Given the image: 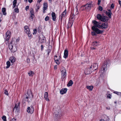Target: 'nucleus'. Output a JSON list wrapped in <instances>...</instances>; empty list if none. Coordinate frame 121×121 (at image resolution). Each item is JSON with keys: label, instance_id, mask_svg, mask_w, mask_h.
<instances>
[{"label": "nucleus", "instance_id": "18", "mask_svg": "<svg viewBox=\"0 0 121 121\" xmlns=\"http://www.w3.org/2000/svg\"><path fill=\"white\" fill-rule=\"evenodd\" d=\"M67 90V89L66 88H64L62 89L60 91V93L61 94H63L66 92Z\"/></svg>", "mask_w": 121, "mask_h": 121}, {"label": "nucleus", "instance_id": "41", "mask_svg": "<svg viewBox=\"0 0 121 121\" xmlns=\"http://www.w3.org/2000/svg\"><path fill=\"white\" fill-rule=\"evenodd\" d=\"M14 10L16 13H18L19 12V9L18 8L15 9Z\"/></svg>", "mask_w": 121, "mask_h": 121}, {"label": "nucleus", "instance_id": "38", "mask_svg": "<svg viewBox=\"0 0 121 121\" xmlns=\"http://www.w3.org/2000/svg\"><path fill=\"white\" fill-rule=\"evenodd\" d=\"M4 93L7 95H8L9 94L8 92L6 90H4Z\"/></svg>", "mask_w": 121, "mask_h": 121}, {"label": "nucleus", "instance_id": "60", "mask_svg": "<svg viewBox=\"0 0 121 121\" xmlns=\"http://www.w3.org/2000/svg\"><path fill=\"white\" fill-rule=\"evenodd\" d=\"M15 6H16V4H13V8H14V7H15Z\"/></svg>", "mask_w": 121, "mask_h": 121}, {"label": "nucleus", "instance_id": "15", "mask_svg": "<svg viewBox=\"0 0 121 121\" xmlns=\"http://www.w3.org/2000/svg\"><path fill=\"white\" fill-rule=\"evenodd\" d=\"M108 17L106 16H102L101 21L103 22H105L106 21H108Z\"/></svg>", "mask_w": 121, "mask_h": 121}, {"label": "nucleus", "instance_id": "58", "mask_svg": "<svg viewBox=\"0 0 121 121\" xmlns=\"http://www.w3.org/2000/svg\"><path fill=\"white\" fill-rule=\"evenodd\" d=\"M41 50H42L43 49V45H41Z\"/></svg>", "mask_w": 121, "mask_h": 121}, {"label": "nucleus", "instance_id": "34", "mask_svg": "<svg viewBox=\"0 0 121 121\" xmlns=\"http://www.w3.org/2000/svg\"><path fill=\"white\" fill-rule=\"evenodd\" d=\"M74 17V15H72L71 16L69 20H70L71 21H72V20H73H73H74V19H73V17Z\"/></svg>", "mask_w": 121, "mask_h": 121}, {"label": "nucleus", "instance_id": "31", "mask_svg": "<svg viewBox=\"0 0 121 121\" xmlns=\"http://www.w3.org/2000/svg\"><path fill=\"white\" fill-rule=\"evenodd\" d=\"M28 74L30 76H32L34 74V73L32 71H29L28 72Z\"/></svg>", "mask_w": 121, "mask_h": 121}, {"label": "nucleus", "instance_id": "25", "mask_svg": "<svg viewBox=\"0 0 121 121\" xmlns=\"http://www.w3.org/2000/svg\"><path fill=\"white\" fill-rule=\"evenodd\" d=\"M100 44V43L97 41H95L93 42L92 45L94 46H96Z\"/></svg>", "mask_w": 121, "mask_h": 121}, {"label": "nucleus", "instance_id": "21", "mask_svg": "<svg viewBox=\"0 0 121 121\" xmlns=\"http://www.w3.org/2000/svg\"><path fill=\"white\" fill-rule=\"evenodd\" d=\"M55 116L56 117L59 118L61 116V113L60 111L59 112H55Z\"/></svg>", "mask_w": 121, "mask_h": 121}, {"label": "nucleus", "instance_id": "62", "mask_svg": "<svg viewBox=\"0 0 121 121\" xmlns=\"http://www.w3.org/2000/svg\"><path fill=\"white\" fill-rule=\"evenodd\" d=\"M42 0H38V1L39 2H40L42 1Z\"/></svg>", "mask_w": 121, "mask_h": 121}, {"label": "nucleus", "instance_id": "63", "mask_svg": "<svg viewBox=\"0 0 121 121\" xmlns=\"http://www.w3.org/2000/svg\"><path fill=\"white\" fill-rule=\"evenodd\" d=\"M108 11L109 12H111V10L108 9Z\"/></svg>", "mask_w": 121, "mask_h": 121}, {"label": "nucleus", "instance_id": "3", "mask_svg": "<svg viewBox=\"0 0 121 121\" xmlns=\"http://www.w3.org/2000/svg\"><path fill=\"white\" fill-rule=\"evenodd\" d=\"M92 29L95 31L97 35L101 34H102L104 32L103 30H100L97 28L95 27V26H93L92 27Z\"/></svg>", "mask_w": 121, "mask_h": 121}, {"label": "nucleus", "instance_id": "37", "mask_svg": "<svg viewBox=\"0 0 121 121\" xmlns=\"http://www.w3.org/2000/svg\"><path fill=\"white\" fill-rule=\"evenodd\" d=\"M51 49H48L47 50V51L48 52V56L49 55V54L51 52Z\"/></svg>", "mask_w": 121, "mask_h": 121}, {"label": "nucleus", "instance_id": "14", "mask_svg": "<svg viewBox=\"0 0 121 121\" xmlns=\"http://www.w3.org/2000/svg\"><path fill=\"white\" fill-rule=\"evenodd\" d=\"M92 66V68L91 69L93 70V71H94L97 69L98 65L97 63H94L91 66Z\"/></svg>", "mask_w": 121, "mask_h": 121}, {"label": "nucleus", "instance_id": "40", "mask_svg": "<svg viewBox=\"0 0 121 121\" xmlns=\"http://www.w3.org/2000/svg\"><path fill=\"white\" fill-rule=\"evenodd\" d=\"M55 62L58 65H59L60 63V61L58 59H57V60H55Z\"/></svg>", "mask_w": 121, "mask_h": 121}, {"label": "nucleus", "instance_id": "48", "mask_svg": "<svg viewBox=\"0 0 121 121\" xmlns=\"http://www.w3.org/2000/svg\"><path fill=\"white\" fill-rule=\"evenodd\" d=\"M111 96L110 94H109L107 96V97L109 98H111Z\"/></svg>", "mask_w": 121, "mask_h": 121}, {"label": "nucleus", "instance_id": "49", "mask_svg": "<svg viewBox=\"0 0 121 121\" xmlns=\"http://www.w3.org/2000/svg\"><path fill=\"white\" fill-rule=\"evenodd\" d=\"M26 61L28 63H29L30 62V59L28 58H27Z\"/></svg>", "mask_w": 121, "mask_h": 121}, {"label": "nucleus", "instance_id": "29", "mask_svg": "<svg viewBox=\"0 0 121 121\" xmlns=\"http://www.w3.org/2000/svg\"><path fill=\"white\" fill-rule=\"evenodd\" d=\"M86 87L90 91H91L93 88V86H86Z\"/></svg>", "mask_w": 121, "mask_h": 121}, {"label": "nucleus", "instance_id": "9", "mask_svg": "<svg viewBox=\"0 0 121 121\" xmlns=\"http://www.w3.org/2000/svg\"><path fill=\"white\" fill-rule=\"evenodd\" d=\"M108 26V24L107 23H103L101 25H100V29H102L107 28Z\"/></svg>", "mask_w": 121, "mask_h": 121}, {"label": "nucleus", "instance_id": "30", "mask_svg": "<svg viewBox=\"0 0 121 121\" xmlns=\"http://www.w3.org/2000/svg\"><path fill=\"white\" fill-rule=\"evenodd\" d=\"M102 17V16L100 14H98L97 15V18L100 20H101Z\"/></svg>", "mask_w": 121, "mask_h": 121}, {"label": "nucleus", "instance_id": "1", "mask_svg": "<svg viewBox=\"0 0 121 121\" xmlns=\"http://www.w3.org/2000/svg\"><path fill=\"white\" fill-rule=\"evenodd\" d=\"M109 66V64L105 63L103 65L101 70L99 71V73L101 75L104 73L105 71L107 70V68Z\"/></svg>", "mask_w": 121, "mask_h": 121}, {"label": "nucleus", "instance_id": "8", "mask_svg": "<svg viewBox=\"0 0 121 121\" xmlns=\"http://www.w3.org/2000/svg\"><path fill=\"white\" fill-rule=\"evenodd\" d=\"M92 2H90L84 6V7L86 9H91V7L92 6Z\"/></svg>", "mask_w": 121, "mask_h": 121}, {"label": "nucleus", "instance_id": "5", "mask_svg": "<svg viewBox=\"0 0 121 121\" xmlns=\"http://www.w3.org/2000/svg\"><path fill=\"white\" fill-rule=\"evenodd\" d=\"M11 35L10 32L9 30H8L6 32L5 36V39L6 41H8L10 39Z\"/></svg>", "mask_w": 121, "mask_h": 121}, {"label": "nucleus", "instance_id": "61", "mask_svg": "<svg viewBox=\"0 0 121 121\" xmlns=\"http://www.w3.org/2000/svg\"><path fill=\"white\" fill-rule=\"evenodd\" d=\"M50 3H51L52 2V0H48Z\"/></svg>", "mask_w": 121, "mask_h": 121}, {"label": "nucleus", "instance_id": "22", "mask_svg": "<svg viewBox=\"0 0 121 121\" xmlns=\"http://www.w3.org/2000/svg\"><path fill=\"white\" fill-rule=\"evenodd\" d=\"M66 14V10L64 11L62 13L60 17V19L61 20L63 18L65 17Z\"/></svg>", "mask_w": 121, "mask_h": 121}, {"label": "nucleus", "instance_id": "51", "mask_svg": "<svg viewBox=\"0 0 121 121\" xmlns=\"http://www.w3.org/2000/svg\"><path fill=\"white\" fill-rule=\"evenodd\" d=\"M76 12L75 14H77L78 13V9H76Z\"/></svg>", "mask_w": 121, "mask_h": 121}, {"label": "nucleus", "instance_id": "64", "mask_svg": "<svg viewBox=\"0 0 121 121\" xmlns=\"http://www.w3.org/2000/svg\"><path fill=\"white\" fill-rule=\"evenodd\" d=\"M99 121H104L103 120L101 119L99 120Z\"/></svg>", "mask_w": 121, "mask_h": 121}, {"label": "nucleus", "instance_id": "47", "mask_svg": "<svg viewBox=\"0 0 121 121\" xmlns=\"http://www.w3.org/2000/svg\"><path fill=\"white\" fill-rule=\"evenodd\" d=\"M37 8L36 9V11H37L39 8V6H38L37 5L36 6Z\"/></svg>", "mask_w": 121, "mask_h": 121}, {"label": "nucleus", "instance_id": "11", "mask_svg": "<svg viewBox=\"0 0 121 121\" xmlns=\"http://www.w3.org/2000/svg\"><path fill=\"white\" fill-rule=\"evenodd\" d=\"M9 48L11 50L12 52H14L17 50V49L16 48L14 49L13 48V46L12 45L11 43L9 45Z\"/></svg>", "mask_w": 121, "mask_h": 121}, {"label": "nucleus", "instance_id": "2", "mask_svg": "<svg viewBox=\"0 0 121 121\" xmlns=\"http://www.w3.org/2000/svg\"><path fill=\"white\" fill-rule=\"evenodd\" d=\"M24 29L25 31L28 35V37H29V38L30 39L31 38V34L28 26H25Z\"/></svg>", "mask_w": 121, "mask_h": 121}, {"label": "nucleus", "instance_id": "12", "mask_svg": "<svg viewBox=\"0 0 121 121\" xmlns=\"http://www.w3.org/2000/svg\"><path fill=\"white\" fill-rule=\"evenodd\" d=\"M92 22L94 23V25L93 26H95V27L96 28L98 27L99 28H100V25H99V22L95 21L94 20L92 21Z\"/></svg>", "mask_w": 121, "mask_h": 121}, {"label": "nucleus", "instance_id": "42", "mask_svg": "<svg viewBox=\"0 0 121 121\" xmlns=\"http://www.w3.org/2000/svg\"><path fill=\"white\" fill-rule=\"evenodd\" d=\"M49 17L48 16H46L45 19V20L46 21H48L49 19Z\"/></svg>", "mask_w": 121, "mask_h": 121}, {"label": "nucleus", "instance_id": "10", "mask_svg": "<svg viewBox=\"0 0 121 121\" xmlns=\"http://www.w3.org/2000/svg\"><path fill=\"white\" fill-rule=\"evenodd\" d=\"M92 68V66H91L90 69H86L85 71V73L86 74H89L92 72L93 71V70L91 69Z\"/></svg>", "mask_w": 121, "mask_h": 121}, {"label": "nucleus", "instance_id": "33", "mask_svg": "<svg viewBox=\"0 0 121 121\" xmlns=\"http://www.w3.org/2000/svg\"><path fill=\"white\" fill-rule=\"evenodd\" d=\"M6 64L7 66L6 67V68H8L10 66V61H8L6 63Z\"/></svg>", "mask_w": 121, "mask_h": 121}, {"label": "nucleus", "instance_id": "32", "mask_svg": "<svg viewBox=\"0 0 121 121\" xmlns=\"http://www.w3.org/2000/svg\"><path fill=\"white\" fill-rule=\"evenodd\" d=\"M106 14L110 18L111 17V15L112 14V13L111 12H106Z\"/></svg>", "mask_w": 121, "mask_h": 121}, {"label": "nucleus", "instance_id": "7", "mask_svg": "<svg viewBox=\"0 0 121 121\" xmlns=\"http://www.w3.org/2000/svg\"><path fill=\"white\" fill-rule=\"evenodd\" d=\"M34 111V108L32 106H31L30 107H28L27 108V111L28 113L32 114L33 113Z\"/></svg>", "mask_w": 121, "mask_h": 121}, {"label": "nucleus", "instance_id": "43", "mask_svg": "<svg viewBox=\"0 0 121 121\" xmlns=\"http://www.w3.org/2000/svg\"><path fill=\"white\" fill-rule=\"evenodd\" d=\"M41 28L39 26V27H38V32H40L41 31Z\"/></svg>", "mask_w": 121, "mask_h": 121}, {"label": "nucleus", "instance_id": "44", "mask_svg": "<svg viewBox=\"0 0 121 121\" xmlns=\"http://www.w3.org/2000/svg\"><path fill=\"white\" fill-rule=\"evenodd\" d=\"M99 81H97L96 83V86H98L99 84Z\"/></svg>", "mask_w": 121, "mask_h": 121}, {"label": "nucleus", "instance_id": "52", "mask_svg": "<svg viewBox=\"0 0 121 121\" xmlns=\"http://www.w3.org/2000/svg\"><path fill=\"white\" fill-rule=\"evenodd\" d=\"M29 6H27L26 7V8H25V9L26 10V11H27V9H28L29 8Z\"/></svg>", "mask_w": 121, "mask_h": 121}, {"label": "nucleus", "instance_id": "35", "mask_svg": "<svg viewBox=\"0 0 121 121\" xmlns=\"http://www.w3.org/2000/svg\"><path fill=\"white\" fill-rule=\"evenodd\" d=\"M2 118L4 121H7L6 117L5 116H3L2 117Z\"/></svg>", "mask_w": 121, "mask_h": 121}, {"label": "nucleus", "instance_id": "17", "mask_svg": "<svg viewBox=\"0 0 121 121\" xmlns=\"http://www.w3.org/2000/svg\"><path fill=\"white\" fill-rule=\"evenodd\" d=\"M44 98L46 101H48L49 100L48 98V93L47 92H45L44 94Z\"/></svg>", "mask_w": 121, "mask_h": 121}, {"label": "nucleus", "instance_id": "36", "mask_svg": "<svg viewBox=\"0 0 121 121\" xmlns=\"http://www.w3.org/2000/svg\"><path fill=\"white\" fill-rule=\"evenodd\" d=\"M114 92V93H115V94H117L118 95H121V92H117V91H115Z\"/></svg>", "mask_w": 121, "mask_h": 121}, {"label": "nucleus", "instance_id": "56", "mask_svg": "<svg viewBox=\"0 0 121 121\" xmlns=\"http://www.w3.org/2000/svg\"><path fill=\"white\" fill-rule=\"evenodd\" d=\"M98 4L99 5L101 2V0H98Z\"/></svg>", "mask_w": 121, "mask_h": 121}, {"label": "nucleus", "instance_id": "20", "mask_svg": "<svg viewBox=\"0 0 121 121\" xmlns=\"http://www.w3.org/2000/svg\"><path fill=\"white\" fill-rule=\"evenodd\" d=\"M73 20H72V21H71L70 20H69V23L67 24V26L68 28H70L71 27L73 24Z\"/></svg>", "mask_w": 121, "mask_h": 121}, {"label": "nucleus", "instance_id": "45", "mask_svg": "<svg viewBox=\"0 0 121 121\" xmlns=\"http://www.w3.org/2000/svg\"><path fill=\"white\" fill-rule=\"evenodd\" d=\"M99 10L102 11L103 10V8L101 6H99Z\"/></svg>", "mask_w": 121, "mask_h": 121}, {"label": "nucleus", "instance_id": "27", "mask_svg": "<svg viewBox=\"0 0 121 121\" xmlns=\"http://www.w3.org/2000/svg\"><path fill=\"white\" fill-rule=\"evenodd\" d=\"M73 81L70 80L68 82V83L67 84V86H71L73 84Z\"/></svg>", "mask_w": 121, "mask_h": 121}, {"label": "nucleus", "instance_id": "46", "mask_svg": "<svg viewBox=\"0 0 121 121\" xmlns=\"http://www.w3.org/2000/svg\"><path fill=\"white\" fill-rule=\"evenodd\" d=\"M111 7L112 9H113L114 7V5L113 4H112L111 6Z\"/></svg>", "mask_w": 121, "mask_h": 121}, {"label": "nucleus", "instance_id": "54", "mask_svg": "<svg viewBox=\"0 0 121 121\" xmlns=\"http://www.w3.org/2000/svg\"><path fill=\"white\" fill-rule=\"evenodd\" d=\"M29 98V97H28V96H27L26 98H25V100H27V101H28V100H27V99H28Z\"/></svg>", "mask_w": 121, "mask_h": 121}, {"label": "nucleus", "instance_id": "55", "mask_svg": "<svg viewBox=\"0 0 121 121\" xmlns=\"http://www.w3.org/2000/svg\"><path fill=\"white\" fill-rule=\"evenodd\" d=\"M36 29H34L33 30H34V33H35V34L36 33Z\"/></svg>", "mask_w": 121, "mask_h": 121}, {"label": "nucleus", "instance_id": "6", "mask_svg": "<svg viewBox=\"0 0 121 121\" xmlns=\"http://www.w3.org/2000/svg\"><path fill=\"white\" fill-rule=\"evenodd\" d=\"M20 103L18 102L15 104V106L13 109V111L15 112H17L19 109Z\"/></svg>", "mask_w": 121, "mask_h": 121}, {"label": "nucleus", "instance_id": "53", "mask_svg": "<svg viewBox=\"0 0 121 121\" xmlns=\"http://www.w3.org/2000/svg\"><path fill=\"white\" fill-rule=\"evenodd\" d=\"M57 56H55L54 58V60H57V59H58L57 58Z\"/></svg>", "mask_w": 121, "mask_h": 121}, {"label": "nucleus", "instance_id": "19", "mask_svg": "<svg viewBox=\"0 0 121 121\" xmlns=\"http://www.w3.org/2000/svg\"><path fill=\"white\" fill-rule=\"evenodd\" d=\"M48 7L47 4L46 3H44L43 4V13H45V11L47 9Z\"/></svg>", "mask_w": 121, "mask_h": 121}, {"label": "nucleus", "instance_id": "57", "mask_svg": "<svg viewBox=\"0 0 121 121\" xmlns=\"http://www.w3.org/2000/svg\"><path fill=\"white\" fill-rule=\"evenodd\" d=\"M28 1L29 3H31L32 2L33 0H28Z\"/></svg>", "mask_w": 121, "mask_h": 121}, {"label": "nucleus", "instance_id": "28", "mask_svg": "<svg viewBox=\"0 0 121 121\" xmlns=\"http://www.w3.org/2000/svg\"><path fill=\"white\" fill-rule=\"evenodd\" d=\"M2 10L3 14L5 15H6V9L4 8H3L2 9Z\"/></svg>", "mask_w": 121, "mask_h": 121}, {"label": "nucleus", "instance_id": "4", "mask_svg": "<svg viewBox=\"0 0 121 121\" xmlns=\"http://www.w3.org/2000/svg\"><path fill=\"white\" fill-rule=\"evenodd\" d=\"M61 72L62 78L64 79L66 75L65 69L64 68L62 67L61 69Z\"/></svg>", "mask_w": 121, "mask_h": 121}, {"label": "nucleus", "instance_id": "23", "mask_svg": "<svg viewBox=\"0 0 121 121\" xmlns=\"http://www.w3.org/2000/svg\"><path fill=\"white\" fill-rule=\"evenodd\" d=\"M51 15L53 20L54 21H55L56 17L55 13L54 12H52V13Z\"/></svg>", "mask_w": 121, "mask_h": 121}, {"label": "nucleus", "instance_id": "13", "mask_svg": "<svg viewBox=\"0 0 121 121\" xmlns=\"http://www.w3.org/2000/svg\"><path fill=\"white\" fill-rule=\"evenodd\" d=\"M46 39L45 37L42 35L39 38V41L41 43L44 42L45 41Z\"/></svg>", "mask_w": 121, "mask_h": 121}, {"label": "nucleus", "instance_id": "16", "mask_svg": "<svg viewBox=\"0 0 121 121\" xmlns=\"http://www.w3.org/2000/svg\"><path fill=\"white\" fill-rule=\"evenodd\" d=\"M68 56V52L67 50H65L64 51L63 57L65 59Z\"/></svg>", "mask_w": 121, "mask_h": 121}, {"label": "nucleus", "instance_id": "50", "mask_svg": "<svg viewBox=\"0 0 121 121\" xmlns=\"http://www.w3.org/2000/svg\"><path fill=\"white\" fill-rule=\"evenodd\" d=\"M17 3V0H14L13 2V4H16Z\"/></svg>", "mask_w": 121, "mask_h": 121}, {"label": "nucleus", "instance_id": "26", "mask_svg": "<svg viewBox=\"0 0 121 121\" xmlns=\"http://www.w3.org/2000/svg\"><path fill=\"white\" fill-rule=\"evenodd\" d=\"M30 13L31 15L30 17L31 19H32L33 17V16H34V10L33 9H32L30 11Z\"/></svg>", "mask_w": 121, "mask_h": 121}, {"label": "nucleus", "instance_id": "24", "mask_svg": "<svg viewBox=\"0 0 121 121\" xmlns=\"http://www.w3.org/2000/svg\"><path fill=\"white\" fill-rule=\"evenodd\" d=\"M9 60L11 63H13L15 61V58L14 57H11L10 58Z\"/></svg>", "mask_w": 121, "mask_h": 121}, {"label": "nucleus", "instance_id": "39", "mask_svg": "<svg viewBox=\"0 0 121 121\" xmlns=\"http://www.w3.org/2000/svg\"><path fill=\"white\" fill-rule=\"evenodd\" d=\"M91 34L93 36H96L97 35L96 32L94 31V32H91Z\"/></svg>", "mask_w": 121, "mask_h": 121}, {"label": "nucleus", "instance_id": "59", "mask_svg": "<svg viewBox=\"0 0 121 121\" xmlns=\"http://www.w3.org/2000/svg\"><path fill=\"white\" fill-rule=\"evenodd\" d=\"M90 48H91V49H92V50H93V49H95V48H94V47H91Z\"/></svg>", "mask_w": 121, "mask_h": 121}]
</instances>
